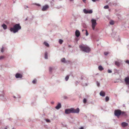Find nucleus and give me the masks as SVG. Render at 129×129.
I'll list each match as a JSON object with an SVG mask.
<instances>
[{
  "mask_svg": "<svg viewBox=\"0 0 129 129\" xmlns=\"http://www.w3.org/2000/svg\"><path fill=\"white\" fill-rule=\"evenodd\" d=\"M109 98L108 96H106V97L105 99V101L106 102H108L109 101Z\"/></svg>",
  "mask_w": 129,
  "mask_h": 129,
  "instance_id": "obj_24",
  "label": "nucleus"
},
{
  "mask_svg": "<svg viewBox=\"0 0 129 129\" xmlns=\"http://www.w3.org/2000/svg\"><path fill=\"white\" fill-rule=\"evenodd\" d=\"M69 76H67L65 77V79L66 81H68L69 78Z\"/></svg>",
  "mask_w": 129,
  "mask_h": 129,
  "instance_id": "obj_33",
  "label": "nucleus"
},
{
  "mask_svg": "<svg viewBox=\"0 0 129 129\" xmlns=\"http://www.w3.org/2000/svg\"><path fill=\"white\" fill-rule=\"evenodd\" d=\"M21 27L19 23L13 25V27L10 28V30L11 32L15 33L17 32L21 29Z\"/></svg>",
  "mask_w": 129,
  "mask_h": 129,
  "instance_id": "obj_1",
  "label": "nucleus"
},
{
  "mask_svg": "<svg viewBox=\"0 0 129 129\" xmlns=\"http://www.w3.org/2000/svg\"><path fill=\"white\" fill-rule=\"evenodd\" d=\"M44 58L45 59H48V53L46 51L45 53Z\"/></svg>",
  "mask_w": 129,
  "mask_h": 129,
  "instance_id": "obj_17",
  "label": "nucleus"
},
{
  "mask_svg": "<svg viewBox=\"0 0 129 129\" xmlns=\"http://www.w3.org/2000/svg\"><path fill=\"white\" fill-rule=\"evenodd\" d=\"M125 84L127 85H129V81H125Z\"/></svg>",
  "mask_w": 129,
  "mask_h": 129,
  "instance_id": "obj_37",
  "label": "nucleus"
},
{
  "mask_svg": "<svg viewBox=\"0 0 129 129\" xmlns=\"http://www.w3.org/2000/svg\"><path fill=\"white\" fill-rule=\"evenodd\" d=\"M4 58V57L3 56H0V60H2Z\"/></svg>",
  "mask_w": 129,
  "mask_h": 129,
  "instance_id": "obj_38",
  "label": "nucleus"
},
{
  "mask_svg": "<svg viewBox=\"0 0 129 129\" xmlns=\"http://www.w3.org/2000/svg\"><path fill=\"white\" fill-rule=\"evenodd\" d=\"M79 82L80 81H77L76 82V84H77L78 83H79Z\"/></svg>",
  "mask_w": 129,
  "mask_h": 129,
  "instance_id": "obj_46",
  "label": "nucleus"
},
{
  "mask_svg": "<svg viewBox=\"0 0 129 129\" xmlns=\"http://www.w3.org/2000/svg\"><path fill=\"white\" fill-rule=\"evenodd\" d=\"M37 79L36 78H35L33 81H37Z\"/></svg>",
  "mask_w": 129,
  "mask_h": 129,
  "instance_id": "obj_50",
  "label": "nucleus"
},
{
  "mask_svg": "<svg viewBox=\"0 0 129 129\" xmlns=\"http://www.w3.org/2000/svg\"><path fill=\"white\" fill-rule=\"evenodd\" d=\"M15 77L16 78H21L22 77V75L21 74L17 73L15 75Z\"/></svg>",
  "mask_w": 129,
  "mask_h": 129,
  "instance_id": "obj_8",
  "label": "nucleus"
},
{
  "mask_svg": "<svg viewBox=\"0 0 129 129\" xmlns=\"http://www.w3.org/2000/svg\"><path fill=\"white\" fill-rule=\"evenodd\" d=\"M98 69L100 71H102L104 70L103 68L101 65H100L98 67Z\"/></svg>",
  "mask_w": 129,
  "mask_h": 129,
  "instance_id": "obj_19",
  "label": "nucleus"
},
{
  "mask_svg": "<svg viewBox=\"0 0 129 129\" xmlns=\"http://www.w3.org/2000/svg\"><path fill=\"white\" fill-rule=\"evenodd\" d=\"M83 2L84 3H86V0H82Z\"/></svg>",
  "mask_w": 129,
  "mask_h": 129,
  "instance_id": "obj_47",
  "label": "nucleus"
},
{
  "mask_svg": "<svg viewBox=\"0 0 129 129\" xmlns=\"http://www.w3.org/2000/svg\"><path fill=\"white\" fill-rule=\"evenodd\" d=\"M65 113L66 114H69L71 113H72V108L70 109H68L65 110Z\"/></svg>",
  "mask_w": 129,
  "mask_h": 129,
  "instance_id": "obj_5",
  "label": "nucleus"
},
{
  "mask_svg": "<svg viewBox=\"0 0 129 129\" xmlns=\"http://www.w3.org/2000/svg\"><path fill=\"white\" fill-rule=\"evenodd\" d=\"M75 36L77 37H79L80 35V33L79 30H77L75 32Z\"/></svg>",
  "mask_w": 129,
  "mask_h": 129,
  "instance_id": "obj_10",
  "label": "nucleus"
},
{
  "mask_svg": "<svg viewBox=\"0 0 129 129\" xmlns=\"http://www.w3.org/2000/svg\"><path fill=\"white\" fill-rule=\"evenodd\" d=\"M4 94L3 93L1 95H0V96L1 97H4Z\"/></svg>",
  "mask_w": 129,
  "mask_h": 129,
  "instance_id": "obj_43",
  "label": "nucleus"
},
{
  "mask_svg": "<svg viewBox=\"0 0 129 129\" xmlns=\"http://www.w3.org/2000/svg\"><path fill=\"white\" fill-rule=\"evenodd\" d=\"M45 120L46 121L48 122H50V120L48 119H45Z\"/></svg>",
  "mask_w": 129,
  "mask_h": 129,
  "instance_id": "obj_36",
  "label": "nucleus"
},
{
  "mask_svg": "<svg viewBox=\"0 0 129 129\" xmlns=\"http://www.w3.org/2000/svg\"><path fill=\"white\" fill-rule=\"evenodd\" d=\"M13 97L14 98H18V97H16L15 96H13Z\"/></svg>",
  "mask_w": 129,
  "mask_h": 129,
  "instance_id": "obj_48",
  "label": "nucleus"
},
{
  "mask_svg": "<svg viewBox=\"0 0 129 129\" xmlns=\"http://www.w3.org/2000/svg\"><path fill=\"white\" fill-rule=\"evenodd\" d=\"M124 81H129V77H126L124 79Z\"/></svg>",
  "mask_w": 129,
  "mask_h": 129,
  "instance_id": "obj_28",
  "label": "nucleus"
},
{
  "mask_svg": "<svg viewBox=\"0 0 129 129\" xmlns=\"http://www.w3.org/2000/svg\"><path fill=\"white\" fill-rule=\"evenodd\" d=\"M97 86L98 87H99L100 86V84L99 82H98V81H97L96 83Z\"/></svg>",
  "mask_w": 129,
  "mask_h": 129,
  "instance_id": "obj_26",
  "label": "nucleus"
},
{
  "mask_svg": "<svg viewBox=\"0 0 129 129\" xmlns=\"http://www.w3.org/2000/svg\"><path fill=\"white\" fill-rule=\"evenodd\" d=\"M108 54V53L107 52H104V55L106 56Z\"/></svg>",
  "mask_w": 129,
  "mask_h": 129,
  "instance_id": "obj_39",
  "label": "nucleus"
},
{
  "mask_svg": "<svg viewBox=\"0 0 129 129\" xmlns=\"http://www.w3.org/2000/svg\"><path fill=\"white\" fill-rule=\"evenodd\" d=\"M54 103V102H53L52 103V104H53Z\"/></svg>",
  "mask_w": 129,
  "mask_h": 129,
  "instance_id": "obj_62",
  "label": "nucleus"
},
{
  "mask_svg": "<svg viewBox=\"0 0 129 129\" xmlns=\"http://www.w3.org/2000/svg\"><path fill=\"white\" fill-rule=\"evenodd\" d=\"M79 47L81 50L86 53L89 52L90 50V48L85 46L83 44L79 45Z\"/></svg>",
  "mask_w": 129,
  "mask_h": 129,
  "instance_id": "obj_2",
  "label": "nucleus"
},
{
  "mask_svg": "<svg viewBox=\"0 0 129 129\" xmlns=\"http://www.w3.org/2000/svg\"><path fill=\"white\" fill-rule=\"evenodd\" d=\"M44 44L45 46L47 47H48L49 46V44L46 42H44Z\"/></svg>",
  "mask_w": 129,
  "mask_h": 129,
  "instance_id": "obj_22",
  "label": "nucleus"
},
{
  "mask_svg": "<svg viewBox=\"0 0 129 129\" xmlns=\"http://www.w3.org/2000/svg\"><path fill=\"white\" fill-rule=\"evenodd\" d=\"M91 22L92 28L93 30H94L95 29V26L97 24L96 22V20L95 19L92 18L91 20Z\"/></svg>",
  "mask_w": 129,
  "mask_h": 129,
  "instance_id": "obj_3",
  "label": "nucleus"
},
{
  "mask_svg": "<svg viewBox=\"0 0 129 129\" xmlns=\"http://www.w3.org/2000/svg\"><path fill=\"white\" fill-rule=\"evenodd\" d=\"M106 2H107V3H108V1H106Z\"/></svg>",
  "mask_w": 129,
  "mask_h": 129,
  "instance_id": "obj_63",
  "label": "nucleus"
},
{
  "mask_svg": "<svg viewBox=\"0 0 129 129\" xmlns=\"http://www.w3.org/2000/svg\"><path fill=\"white\" fill-rule=\"evenodd\" d=\"M5 129H7V128H5Z\"/></svg>",
  "mask_w": 129,
  "mask_h": 129,
  "instance_id": "obj_61",
  "label": "nucleus"
},
{
  "mask_svg": "<svg viewBox=\"0 0 129 129\" xmlns=\"http://www.w3.org/2000/svg\"><path fill=\"white\" fill-rule=\"evenodd\" d=\"M85 81H82L81 84L83 86H86L87 85V83L84 82Z\"/></svg>",
  "mask_w": 129,
  "mask_h": 129,
  "instance_id": "obj_18",
  "label": "nucleus"
},
{
  "mask_svg": "<svg viewBox=\"0 0 129 129\" xmlns=\"http://www.w3.org/2000/svg\"><path fill=\"white\" fill-rule=\"evenodd\" d=\"M113 5L115 6L117 5V4L116 3H113Z\"/></svg>",
  "mask_w": 129,
  "mask_h": 129,
  "instance_id": "obj_45",
  "label": "nucleus"
},
{
  "mask_svg": "<svg viewBox=\"0 0 129 129\" xmlns=\"http://www.w3.org/2000/svg\"><path fill=\"white\" fill-rule=\"evenodd\" d=\"M100 96L104 97L105 95V93L104 92L101 91L100 93Z\"/></svg>",
  "mask_w": 129,
  "mask_h": 129,
  "instance_id": "obj_13",
  "label": "nucleus"
},
{
  "mask_svg": "<svg viewBox=\"0 0 129 129\" xmlns=\"http://www.w3.org/2000/svg\"><path fill=\"white\" fill-rule=\"evenodd\" d=\"M2 26L3 27V29L6 30L7 28V25L4 23H3L2 25Z\"/></svg>",
  "mask_w": 129,
  "mask_h": 129,
  "instance_id": "obj_15",
  "label": "nucleus"
},
{
  "mask_svg": "<svg viewBox=\"0 0 129 129\" xmlns=\"http://www.w3.org/2000/svg\"><path fill=\"white\" fill-rule=\"evenodd\" d=\"M25 9H26V7H25Z\"/></svg>",
  "mask_w": 129,
  "mask_h": 129,
  "instance_id": "obj_59",
  "label": "nucleus"
},
{
  "mask_svg": "<svg viewBox=\"0 0 129 129\" xmlns=\"http://www.w3.org/2000/svg\"><path fill=\"white\" fill-rule=\"evenodd\" d=\"M128 88H129V85H128Z\"/></svg>",
  "mask_w": 129,
  "mask_h": 129,
  "instance_id": "obj_64",
  "label": "nucleus"
},
{
  "mask_svg": "<svg viewBox=\"0 0 129 129\" xmlns=\"http://www.w3.org/2000/svg\"><path fill=\"white\" fill-rule=\"evenodd\" d=\"M70 1H74V0H70Z\"/></svg>",
  "mask_w": 129,
  "mask_h": 129,
  "instance_id": "obj_57",
  "label": "nucleus"
},
{
  "mask_svg": "<svg viewBox=\"0 0 129 129\" xmlns=\"http://www.w3.org/2000/svg\"><path fill=\"white\" fill-rule=\"evenodd\" d=\"M83 102L84 103H86L87 102V99L86 98H84L83 100Z\"/></svg>",
  "mask_w": 129,
  "mask_h": 129,
  "instance_id": "obj_31",
  "label": "nucleus"
},
{
  "mask_svg": "<svg viewBox=\"0 0 129 129\" xmlns=\"http://www.w3.org/2000/svg\"><path fill=\"white\" fill-rule=\"evenodd\" d=\"M36 5L38 6H41V5L39 4H36Z\"/></svg>",
  "mask_w": 129,
  "mask_h": 129,
  "instance_id": "obj_44",
  "label": "nucleus"
},
{
  "mask_svg": "<svg viewBox=\"0 0 129 129\" xmlns=\"http://www.w3.org/2000/svg\"><path fill=\"white\" fill-rule=\"evenodd\" d=\"M121 114L120 115L124 116H127V114L125 112L122 111H121Z\"/></svg>",
  "mask_w": 129,
  "mask_h": 129,
  "instance_id": "obj_14",
  "label": "nucleus"
},
{
  "mask_svg": "<svg viewBox=\"0 0 129 129\" xmlns=\"http://www.w3.org/2000/svg\"><path fill=\"white\" fill-rule=\"evenodd\" d=\"M121 110L119 109L115 110L114 111V115L115 116L118 117L121 115Z\"/></svg>",
  "mask_w": 129,
  "mask_h": 129,
  "instance_id": "obj_4",
  "label": "nucleus"
},
{
  "mask_svg": "<svg viewBox=\"0 0 129 129\" xmlns=\"http://www.w3.org/2000/svg\"><path fill=\"white\" fill-rule=\"evenodd\" d=\"M121 124L123 127H124L128 125V123L125 122H122Z\"/></svg>",
  "mask_w": 129,
  "mask_h": 129,
  "instance_id": "obj_11",
  "label": "nucleus"
},
{
  "mask_svg": "<svg viewBox=\"0 0 129 129\" xmlns=\"http://www.w3.org/2000/svg\"><path fill=\"white\" fill-rule=\"evenodd\" d=\"M26 8H28V6H26Z\"/></svg>",
  "mask_w": 129,
  "mask_h": 129,
  "instance_id": "obj_56",
  "label": "nucleus"
},
{
  "mask_svg": "<svg viewBox=\"0 0 129 129\" xmlns=\"http://www.w3.org/2000/svg\"><path fill=\"white\" fill-rule=\"evenodd\" d=\"M104 8L105 9H108L109 8V7L108 5H107L104 6Z\"/></svg>",
  "mask_w": 129,
  "mask_h": 129,
  "instance_id": "obj_32",
  "label": "nucleus"
},
{
  "mask_svg": "<svg viewBox=\"0 0 129 129\" xmlns=\"http://www.w3.org/2000/svg\"><path fill=\"white\" fill-rule=\"evenodd\" d=\"M108 72L109 73H111L112 72V71L110 70H108Z\"/></svg>",
  "mask_w": 129,
  "mask_h": 129,
  "instance_id": "obj_40",
  "label": "nucleus"
},
{
  "mask_svg": "<svg viewBox=\"0 0 129 129\" xmlns=\"http://www.w3.org/2000/svg\"><path fill=\"white\" fill-rule=\"evenodd\" d=\"M72 113H78L80 111V109L78 108L75 109L74 108H72Z\"/></svg>",
  "mask_w": 129,
  "mask_h": 129,
  "instance_id": "obj_7",
  "label": "nucleus"
},
{
  "mask_svg": "<svg viewBox=\"0 0 129 129\" xmlns=\"http://www.w3.org/2000/svg\"><path fill=\"white\" fill-rule=\"evenodd\" d=\"M53 68L51 67H50L49 68V71L50 72H52Z\"/></svg>",
  "mask_w": 129,
  "mask_h": 129,
  "instance_id": "obj_34",
  "label": "nucleus"
},
{
  "mask_svg": "<svg viewBox=\"0 0 129 129\" xmlns=\"http://www.w3.org/2000/svg\"><path fill=\"white\" fill-rule=\"evenodd\" d=\"M118 82H117V81H115L114 82V83H116Z\"/></svg>",
  "mask_w": 129,
  "mask_h": 129,
  "instance_id": "obj_54",
  "label": "nucleus"
},
{
  "mask_svg": "<svg viewBox=\"0 0 129 129\" xmlns=\"http://www.w3.org/2000/svg\"><path fill=\"white\" fill-rule=\"evenodd\" d=\"M49 8L48 5H46L45 6H43L42 10L43 11H45Z\"/></svg>",
  "mask_w": 129,
  "mask_h": 129,
  "instance_id": "obj_9",
  "label": "nucleus"
},
{
  "mask_svg": "<svg viewBox=\"0 0 129 129\" xmlns=\"http://www.w3.org/2000/svg\"><path fill=\"white\" fill-rule=\"evenodd\" d=\"M27 20V18H26V19H25V21H26Z\"/></svg>",
  "mask_w": 129,
  "mask_h": 129,
  "instance_id": "obj_53",
  "label": "nucleus"
},
{
  "mask_svg": "<svg viewBox=\"0 0 129 129\" xmlns=\"http://www.w3.org/2000/svg\"><path fill=\"white\" fill-rule=\"evenodd\" d=\"M78 40H76V41H78Z\"/></svg>",
  "mask_w": 129,
  "mask_h": 129,
  "instance_id": "obj_60",
  "label": "nucleus"
},
{
  "mask_svg": "<svg viewBox=\"0 0 129 129\" xmlns=\"http://www.w3.org/2000/svg\"><path fill=\"white\" fill-rule=\"evenodd\" d=\"M93 2H95V0H91Z\"/></svg>",
  "mask_w": 129,
  "mask_h": 129,
  "instance_id": "obj_52",
  "label": "nucleus"
},
{
  "mask_svg": "<svg viewBox=\"0 0 129 129\" xmlns=\"http://www.w3.org/2000/svg\"><path fill=\"white\" fill-rule=\"evenodd\" d=\"M116 33L115 32H113L112 34H111V35L112 36V37L114 38L115 36V35H116Z\"/></svg>",
  "mask_w": 129,
  "mask_h": 129,
  "instance_id": "obj_23",
  "label": "nucleus"
},
{
  "mask_svg": "<svg viewBox=\"0 0 129 129\" xmlns=\"http://www.w3.org/2000/svg\"><path fill=\"white\" fill-rule=\"evenodd\" d=\"M109 23L110 25H113L114 24V21L112 20H111L109 22Z\"/></svg>",
  "mask_w": 129,
  "mask_h": 129,
  "instance_id": "obj_21",
  "label": "nucleus"
},
{
  "mask_svg": "<svg viewBox=\"0 0 129 129\" xmlns=\"http://www.w3.org/2000/svg\"><path fill=\"white\" fill-rule=\"evenodd\" d=\"M83 11L86 14H91L93 12L91 10H87L86 9H84L83 10Z\"/></svg>",
  "mask_w": 129,
  "mask_h": 129,
  "instance_id": "obj_6",
  "label": "nucleus"
},
{
  "mask_svg": "<svg viewBox=\"0 0 129 129\" xmlns=\"http://www.w3.org/2000/svg\"><path fill=\"white\" fill-rule=\"evenodd\" d=\"M79 129H84V128L83 127H81L79 128Z\"/></svg>",
  "mask_w": 129,
  "mask_h": 129,
  "instance_id": "obj_49",
  "label": "nucleus"
},
{
  "mask_svg": "<svg viewBox=\"0 0 129 129\" xmlns=\"http://www.w3.org/2000/svg\"><path fill=\"white\" fill-rule=\"evenodd\" d=\"M125 62L126 63H127L128 64H129V60H126L125 61Z\"/></svg>",
  "mask_w": 129,
  "mask_h": 129,
  "instance_id": "obj_41",
  "label": "nucleus"
},
{
  "mask_svg": "<svg viewBox=\"0 0 129 129\" xmlns=\"http://www.w3.org/2000/svg\"><path fill=\"white\" fill-rule=\"evenodd\" d=\"M85 30L86 31V33H85L86 35V36H87L88 35V31L87 30Z\"/></svg>",
  "mask_w": 129,
  "mask_h": 129,
  "instance_id": "obj_35",
  "label": "nucleus"
},
{
  "mask_svg": "<svg viewBox=\"0 0 129 129\" xmlns=\"http://www.w3.org/2000/svg\"><path fill=\"white\" fill-rule=\"evenodd\" d=\"M61 61L64 63H66L67 62V61H66L65 58H62L61 60Z\"/></svg>",
  "mask_w": 129,
  "mask_h": 129,
  "instance_id": "obj_20",
  "label": "nucleus"
},
{
  "mask_svg": "<svg viewBox=\"0 0 129 129\" xmlns=\"http://www.w3.org/2000/svg\"><path fill=\"white\" fill-rule=\"evenodd\" d=\"M63 98L64 99H67L68 98V97L66 96H63Z\"/></svg>",
  "mask_w": 129,
  "mask_h": 129,
  "instance_id": "obj_42",
  "label": "nucleus"
},
{
  "mask_svg": "<svg viewBox=\"0 0 129 129\" xmlns=\"http://www.w3.org/2000/svg\"><path fill=\"white\" fill-rule=\"evenodd\" d=\"M37 81H31V82L30 83V84H35L37 83Z\"/></svg>",
  "mask_w": 129,
  "mask_h": 129,
  "instance_id": "obj_27",
  "label": "nucleus"
},
{
  "mask_svg": "<svg viewBox=\"0 0 129 129\" xmlns=\"http://www.w3.org/2000/svg\"><path fill=\"white\" fill-rule=\"evenodd\" d=\"M4 51V48L3 47H2L1 50V52H3Z\"/></svg>",
  "mask_w": 129,
  "mask_h": 129,
  "instance_id": "obj_29",
  "label": "nucleus"
},
{
  "mask_svg": "<svg viewBox=\"0 0 129 129\" xmlns=\"http://www.w3.org/2000/svg\"><path fill=\"white\" fill-rule=\"evenodd\" d=\"M17 97H18V98H20L21 96H20L19 95V96H18Z\"/></svg>",
  "mask_w": 129,
  "mask_h": 129,
  "instance_id": "obj_51",
  "label": "nucleus"
},
{
  "mask_svg": "<svg viewBox=\"0 0 129 129\" xmlns=\"http://www.w3.org/2000/svg\"><path fill=\"white\" fill-rule=\"evenodd\" d=\"M61 107V105L60 103H58L57 105L55 107L56 109L58 110Z\"/></svg>",
  "mask_w": 129,
  "mask_h": 129,
  "instance_id": "obj_12",
  "label": "nucleus"
},
{
  "mask_svg": "<svg viewBox=\"0 0 129 129\" xmlns=\"http://www.w3.org/2000/svg\"><path fill=\"white\" fill-rule=\"evenodd\" d=\"M95 0V2L96 1H99V0Z\"/></svg>",
  "mask_w": 129,
  "mask_h": 129,
  "instance_id": "obj_55",
  "label": "nucleus"
},
{
  "mask_svg": "<svg viewBox=\"0 0 129 129\" xmlns=\"http://www.w3.org/2000/svg\"><path fill=\"white\" fill-rule=\"evenodd\" d=\"M115 64L117 66H119L121 64V63L118 61H115Z\"/></svg>",
  "mask_w": 129,
  "mask_h": 129,
  "instance_id": "obj_16",
  "label": "nucleus"
},
{
  "mask_svg": "<svg viewBox=\"0 0 129 129\" xmlns=\"http://www.w3.org/2000/svg\"><path fill=\"white\" fill-rule=\"evenodd\" d=\"M63 42V41L62 39H59V43L60 44H62Z\"/></svg>",
  "mask_w": 129,
  "mask_h": 129,
  "instance_id": "obj_25",
  "label": "nucleus"
},
{
  "mask_svg": "<svg viewBox=\"0 0 129 129\" xmlns=\"http://www.w3.org/2000/svg\"><path fill=\"white\" fill-rule=\"evenodd\" d=\"M118 38L117 39H116V38H115V40L116 41H119L120 40V38L119 37V36H118Z\"/></svg>",
  "mask_w": 129,
  "mask_h": 129,
  "instance_id": "obj_30",
  "label": "nucleus"
},
{
  "mask_svg": "<svg viewBox=\"0 0 129 129\" xmlns=\"http://www.w3.org/2000/svg\"><path fill=\"white\" fill-rule=\"evenodd\" d=\"M84 30H84V29H83V30H82V31H83Z\"/></svg>",
  "mask_w": 129,
  "mask_h": 129,
  "instance_id": "obj_58",
  "label": "nucleus"
}]
</instances>
